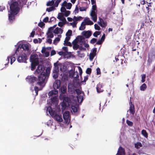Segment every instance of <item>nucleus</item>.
<instances>
[{"instance_id":"nucleus-1","label":"nucleus","mask_w":155,"mask_h":155,"mask_svg":"<svg viewBox=\"0 0 155 155\" xmlns=\"http://www.w3.org/2000/svg\"><path fill=\"white\" fill-rule=\"evenodd\" d=\"M45 70V68L42 65H39L37 67L36 71H35V74L41 73L40 75L38 77V82L37 84L40 87L39 88L37 87H35L34 91L36 93L35 95H37L38 92L39 90H41L45 86L46 82V78L48 77L50 74V69L47 68L45 72L43 71Z\"/></svg>"},{"instance_id":"nucleus-2","label":"nucleus","mask_w":155,"mask_h":155,"mask_svg":"<svg viewBox=\"0 0 155 155\" xmlns=\"http://www.w3.org/2000/svg\"><path fill=\"white\" fill-rule=\"evenodd\" d=\"M8 3L10 5V11L8 12V19L10 21H13L15 19V16L18 12L19 8L18 3L16 1L9 0Z\"/></svg>"},{"instance_id":"nucleus-3","label":"nucleus","mask_w":155,"mask_h":155,"mask_svg":"<svg viewBox=\"0 0 155 155\" xmlns=\"http://www.w3.org/2000/svg\"><path fill=\"white\" fill-rule=\"evenodd\" d=\"M77 96V100L73 99L71 100V111L74 113L78 111V105L83 101L84 93L79 89H77L76 90Z\"/></svg>"},{"instance_id":"nucleus-4","label":"nucleus","mask_w":155,"mask_h":155,"mask_svg":"<svg viewBox=\"0 0 155 155\" xmlns=\"http://www.w3.org/2000/svg\"><path fill=\"white\" fill-rule=\"evenodd\" d=\"M67 91L66 86H63L60 88V91L61 93L60 94L59 98L60 100H63V101L61 104V108L62 110H64L65 109L68 107L70 106V100L69 98L66 97L65 93Z\"/></svg>"},{"instance_id":"nucleus-5","label":"nucleus","mask_w":155,"mask_h":155,"mask_svg":"<svg viewBox=\"0 0 155 155\" xmlns=\"http://www.w3.org/2000/svg\"><path fill=\"white\" fill-rule=\"evenodd\" d=\"M58 91L55 90L50 91L48 93V95L50 97H51L50 102L49 103L51 106L56 107L58 103Z\"/></svg>"},{"instance_id":"nucleus-6","label":"nucleus","mask_w":155,"mask_h":155,"mask_svg":"<svg viewBox=\"0 0 155 155\" xmlns=\"http://www.w3.org/2000/svg\"><path fill=\"white\" fill-rule=\"evenodd\" d=\"M47 112H48L50 115L53 116L54 119L58 122H62L63 121L62 116L55 111H54L51 107H49L47 108Z\"/></svg>"},{"instance_id":"nucleus-7","label":"nucleus","mask_w":155,"mask_h":155,"mask_svg":"<svg viewBox=\"0 0 155 155\" xmlns=\"http://www.w3.org/2000/svg\"><path fill=\"white\" fill-rule=\"evenodd\" d=\"M18 47L16 50V53L20 54L24 53V50L28 51L29 49L30 45L28 44H22L21 42H18L17 44Z\"/></svg>"},{"instance_id":"nucleus-8","label":"nucleus","mask_w":155,"mask_h":155,"mask_svg":"<svg viewBox=\"0 0 155 155\" xmlns=\"http://www.w3.org/2000/svg\"><path fill=\"white\" fill-rule=\"evenodd\" d=\"M30 60L31 62V69L33 70L36 65L38 64V56L36 54L32 55L30 58Z\"/></svg>"},{"instance_id":"nucleus-9","label":"nucleus","mask_w":155,"mask_h":155,"mask_svg":"<svg viewBox=\"0 0 155 155\" xmlns=\"http://www.w3.org/2000/svg\"><path fill=\"white\" fill-rule=\"evenodd\" d=\"M93 24V22L90 20V18L86 17L83 20V21L81 24V26L79 28L80 30H83L86 28V25H91Z\"/></svg>"},{"instance_id":"nucleus-10","label":"nucleus","mask_w":155,"mask_h":155,"mask_svg":"<svg viewBox=\"0 0 155 155\" xmlns=\"http://www.w3.org/2000/svg\"><path fill=\"white\" fill-rule=\"evenodd\" d=\"M55 69L53 71V73L54 74L53 75V77L54 78H56L58 76V73L59 71V68L60 67V69L61 71H63V70L62 68V67L63 66V65L62 64H58V62L55 63L54 64Z\"/></svg>"},{"instance_id":"nucleus-11","label":"nucleus","mask_w":155,"mask_h":155,"mask_svg":"<svg viewBox=\"0 0 155 155\" xmlns=\"http://www.w3.org/2000/svg\"><path fill=\"white\" fill-rule=\"evenodd\" d=\"M75 68H77L78 70V71H79V74L80 75H81L82 74V71L81 68L79 66H77L75 67L74 70H71L69 71V76L70 77L72 78L74 77L76 78L78 76L77 72L76 73V76H75L76 73L74 71Z\"/></svg>"},{"instance_id":"nucleus-12","label":"nucleus","mask_w":155,"mask_h":155,"mask_svg":"<svg viewBox=\"0 0 155 155\" xmlns=\"http://www.w3.org/2000/svg\"><path fill=\"white\" fill-rule=\"evenodd\" d=\"M15 54L16 55H19L17 61L20 63H25L27 60V58L26 55L25 53H22L17 54L15 51Z\"/></svg>"},{"instance_id":"nucleus-13","label":"nucleus","mask_w":155,"mask_h":155,"mask_svg":"<svg viewBox=\"0 0 155 155\" xmlns=\"http://www.w3.org/2000/svg\"><path fill=\"white\" fill-rule=\"evenodd\" d=\"M96 9V5H93L92 6V9L90 14L92 19L94 22H96L97 20V16L95 11Z\"/></svg>"},{"instance_id":"nucleus-14","label":"nucleus","mask_w":155,"mask_h":155,"mask_svg":"<svg viewBox=\"0 0 155 155\" xmlns=\"http://www.w3.org/2000/svg\"><path fill=\"white\" fill-rule=\"evenodd\" d=\"M72 4L70 3H67L64 1L62 5V7L61 9V12H64L66 11L65 8L67 9H70L72 6Z\"/></svg>"},{"instance_id":"nucleus-15","label":"nucleus","mask_w":155,"mask_h":155,"mask_svg":"<svg viewBox=\"0 0 155 155\" xmlns=\"http://www.w3.org/2000/svg\"><path fill=\"white\" fill-rule=\"evenodd\" d=\"M63 118L65 122L68 124L70 121V117L69 112L68 111H65L63 114Z\"/></svg>"},{"instance_id":"nucleus-16","label":"nucleus","mask_w":155,"mask_h":155,"mask_svg":"<svg viewBox=\"0 0 155 155\" xmlns=\"http://www.w3.org/2000/svg\"><path fill=\"white\" fill-rule=\"evenodd\" d=\"M56 25H55L52 27V30L53 32L55 34L61 35L62 33L63 30L61 28L58 27L55 28Z\"/></svg>"},{"instance_id":"nucleus-17","label":"nucleus","mask_w":155,"mask_h":155,"mask_svg":"<svg viewBox=\"0 0 155 155\" xmlns=\"http://www.w3.org/2000/svg\"><path fill=\"white\" fill-rule=\"evenodd\" d=\"M82 18L81 16L78 17L74 16L73 18V22L70 23L69 25L72 26V27L74 28L76 27L77 21L81 20Z\"/></svg>"},{"instance_id":"nucleus-18","label":"nucleus","mask_w":155,"mask_h":155,"mask_svg":"<svg viewBox=\"0 0 155 155\" xmlns=\"http://www.w3.org/2000/svg\"><path fill=\"white\" fill-rule=\"evenodd\" d=\"M61 0H54L48 2L47 5V6H52L57 7Z\"/></svg>"},{"instance_id":"nucleus-19","label":"nucleus","mask_w":155,"mask_h":155,"mask_svg":"<svg viewBox=\"0 0 155 155\" xmlns=\"http://www.w3.org/2000/svg\"><path fill=\"white\" fill-rule=\"evenodd\" d=\"M74 41L78 43L79 45H82L85 40L84 37L80 35L78 36Z\"/></svg>"},{"instance_id":"nucleus-20","label":"nucleus","mask_w":155,"mask_h":155,"mask_svg":"<svg viewBox=\"0 0 155 155\" xmlns=\"http://www.w3.org/2000/svg\"><path fill=\"white\" fill-rule=\"evenodd\" d=\"M135 112L134 108L133 105L131 104L130 105L129 109L127 111V117H128L130 114L132 116L134 114Z\"/></svg>"},{"instance_id":"nucleus-21","label":"nucleus","mask_w":155,"mask_h":155,"mask_svg":"<svg viewBox=\"0 0 155 155\" xmlns=\"http://www.w3.org/2000/svg\"><path fill=\"white\" fill-rule=\"evenodd\" d=\"M97 48H94L92 49L91 53L89 54V59L91 61H92L96 55Z\"/></svg>"},{"instance_id":"nucleus-22","label":"nucleus","mask_w":155,"mask_h":155,"mask_svg":"<svg viewBox=\"0 0 155 155\" xmlns=\"http://www.w3.org/2000/svg\"><path fill=\"white\" fill-rule=\"evenodd\" d=\"M26 79V81L28 83H32L36 81V78L33 75L28 76Z\"/></svg>"},{"instance_id":"nucleus-23","label":"nucleus","mask_w":155,"mask_h":155,"mask_svg":"<svg viewBox=\"0 0 155 155\" xmlns=\"http://www.w3.org/2000/svg\"><path fill=\"white\" fill-rule=\"evenodd\" d=\"M81 35L85 38H88L91 35V32L90 31H84L82 32Z\"/></svg>"},{"instance_id":"nucleus-24","label":"nucleus","mask_w":155,"mask_h":155,"mask_svg":"<svg viewBox=\"0 0 155 155\" xmlns=\"http://www.w3.org/2000/svg\"><path fill=\"white\" fill-rule=\"evenodd\" d=\"M61 82L59 80H56L53 84V87L54 89H58L60 86Z\"/></svg>"},{"instance_id":"nucleus-25","label":"nucleus","mask_w":155,"mask_h":155,"mask_svg":"<svg viewBox=\"0 0 155 155\" xmlns=\"http://www.w3.org/2000/svg\"><path fill=\"white\" fill-rule=\"evenodd\" d=\"M52 28H50L48 30L47 33V38H52L54 37V35L53 33L52 30Z\"/></svg>"},{"instance_id":"nucleus-26","label":"nucleus","mask_w":155,"mask_h":155,"mask_svg":"<svg viewBox=\"0 0 155 155\" xmlns=\"http://www.w3.org/2000/svg\"><path fill=\"white\" fill-rule=\"evenodd\" d=\"M73 45V48L74 50H77L79 48V49H81V47L79 46V45L78 43L74 40L72 42Z\"/></svg>"},{"instance_id":"nucleus-27","label":"nucleus","mask_w":155,"mask_h":155,"mask_svg":"<svg viewBox=\"0 0 155 155\" xmlns=\"http://www.w3.org/2000/svg\"><path fill=\"white\" fill-rule=\"evenodd\" d=\"M10 59V64H12V63L15 61L16 58L14 55H11L8 56L7 57V61H8V63L9 61V59Z\"/></svg>"},{"instance_id":"nucleus-28","label":"nucleus","mask_w":155,"mask_h":155,"mask_svg":"<svg viewBox=\"0 0 155 155\" xmlns=\"http://www.w3.org/2000/svg\"><path fill=\"white\" fill-rule=\"evenodd\" d=\"M124 149L122 147H120L118 149L117 153L116 155H124Z\"/></svg>"},{"instance_id":"nucleus-29","label":"nucleus","mask_w":155,"mask_h":155,"mask_svg":"<svg viewBox=\"0 0 155 155\" xmlns=\"http://www.w3.org/2000/svg\"><path fill=\"white\" fill-rule=\"evenodd\" d=\"M64 14L63 13H58L57 18L60 21H65L66 20L65 18L64 17Z\"/></svg>"},{"instance_id":"nucleus-30","label":"nucleus","mask_w":155,"mask_h":155,"mask_svg":"<svg viewBox=\"0 0 155 155\" xmlns=\"http://www.w3.org/2000/svg\"><path fill=\"white\" fill-rule=\"evenodd\" d=\"M96 89L98 93L102 92L103 90L102 88V84L100 83L98 84L96 87Z\"/></svg>"},{"instance_id":"nucleus-31","label":"nucleus","mask_w":155,"mask_h":155,"mask_svg":"<svg viewBox=\"0 0 155 155\" xmlns=\"http://www.w3.org/2000/svg\"><path fill=\"white\" fill-rule=\"evenodd\" d=\"M70 38V37L68 36H66L64 41V45H71V43L68 42Z\"/></svg>"},{"instance_id":"nucleus-32","label":"nucleus","mask_w":155,"mask_h":155,"mask_svg":"<svg viewBox=\"0 0 155 155\" xmlns=\"http://www.w3.org/2000/svg\"><path fill=\"white\" fill-rule=\"evenodd\" d=\"M68 91L71 93H73V92L74 91V87L73 85L70 83L68 85Z\"/></svg>"},{"instance_id":"nucleus-33","label":"nucleus","mask_w":155,"mask_h":155,"mask_svg":"<svg viewBox=\"0 0 155 155\" xmlns=\"http://www.w3.org/2000/svg\"><path fill=\"white\" fill-rule=\"evenodd\" d=\"M61 35H59L58 37L55 38L53 41V43L54 45H56L59 41L60 40V38H61Z\"/></svg>"},{"instance_id":"nucleus-34","label":"nucleus","mask_w":155,"mask_h":155,"mask_svg":"<svg viewBox=\"0 0 155 155\" xmlns=\"http://www.w3.org/2000/svg\"><path fill=\"white\" fill-rule=\"evenodd\" d=\"M78 54V56L80 58H83L85 56V54L82 51H77Z\"/></svg>"},{"instance_id":"nucleus-35","label":"nucleus","mask_w":155,"mask_h":155,"mask_svg":"<svg viewBox=\"0 0 155 155\" xmlns=\"http://www.w3.org/2000/svg\"><path fill=\"white\" fill-rule=\"evenodd\" d=\"M147 86L146 84H143L140 87V90L142 91H144L147 88Z\"/></svg>"},{"instance_id":"nucleus-36","label":"nucleus","mask_w":155,"mask_h":155,"mask_svg":"<svg viewBox=\"0 0 155 155\" xmlns=\"http://www.w3.org/2000/svg\"><path fill=\"white\" fill-rule=\"evenodd\" d=\"M60 21L58 22V25L60 27H62L63 26L64 24L66 23V20L65 21Z\"/></svg>"},{"instance_id":"nucleus-37","label":"nucleus","mask_w":155,"mask_h":155,"mask_svg":"<svg viewBox=\"0 0 155 155\" xmlns=\"http://www.w3.org/2000/svg\"><path fill=\"white\" fill-rule=\"evenodd\" d=\"M135 146L137 149L139 148L140 147L142 146V144L140 142H137L135 144Z\"/></svg>"},{"instance_id":"nucleus-38","label":"nucleus","mask_w":155,"mask_h":155,"mask_svg":"<svg viewBox=\"0 0 155 155\" xmlns=\"http://www.w3.org/2000/svg\"><path fill=\"white\" fill-rule=\"evenodd\" d=\"M51 48L50 47H48L46 48L43 47L41 50V52L42 53H44V52H45L46 51H48V50H50Z\"/></svg>"},{"instance_id":"nucleus-39","label":"nucleus","mask_w":155,"mask_h":155,"mask_svg":"<svg viewBox=\"0 0 155 155\" xmlns=\"http://www.w3.org/2000/svg\"><path fill=\"white\" fill-rule=\"evenodd\" d=\"M142 134L145 137L147 138L148 137V134L147 133L146 131L143 130L141 131Z\"/></svg>"},{"instance_id":"nucleus-40","label":"nucleus","mask_w":155,"mask_h":155,"mask_svg":"<svg viewBox=\"0 0 155 155\" xmlns=\"http://www.w3.org/2000/svg\"><path fill=\"white\" fill-rule=\"evenodd\" d=\"M126 123L129 126L131 127L133 126V122L128 120H126Z\"/></svg>"},{"instance_id":"nucleus-41","label":"nucleus","mask_w":155,"mask_h":155,"mask_svg":"<svg viewBox=\"0 0 155 155\" xmlns=\"http://www.w3.org/2000/svg\"><path fill=\"white\" fill-rule=\"evenodd\" d=\"M54 10V7L51 6V7H49L48 8H47L46 9V11L48 12H51L52 11H53Z\"/></svg>"},{"instance_id":"nucleus-42","label":"nucleus","mask_w":155,"mask_h":155,"mask_svg":"<svg viewBox=\"0 0 155 155\" xmlns=\"http://www.w3.org/2000/svg\"><path fill=\"white\" fill-rule=\"evenodd\" d=\"M100 21L97 22V23L101 27H103L102 23L103 22V20L100 17H99Z\"/></svg>"},{"instance_id":"nucleus-43","label":"nucleus","mask_w":155,"mask_h":155,"mask_svg":"<svg viewBox=\"0 0 155 155\" xmlns=\"http://www.w3.org/2000/svg\"><path fill=\"white\" fill-rule=\"evenodd\" d=\"M64 12V15L66 16L67 17L70 14V12L69 11H66V10L64 12Z\"/></svg>"},{"instance_id":"nucleus-44","label":"nucleus","mask_w":155,"mask_h":155,"mask_svg":"<svg viewBox=\"0 0 155 155\" xmlns=\"http://www.w3.org/2000/svg\"><path fill=\"white\" fill-rule=\"evenodd\" d=\"M72 34V31L71 30H68L66 33V36H68L70 37Z\"/></svg>"},{"instance_id":"nucleus-45","label":"nucleus","mask_w":155,"mask_h":155,"mask_svg":"<svg viewBox=\"0 0 155 155\" xmlns=\"http://www.w3.org/2000/svg\"><path fill=\"white\" fill-rule=\"evenodd\" d=\"M101 32L100 31H97L95 32L93 34V35L95 37H97V36L100 35L101 34Z\"/></svg>"},{"instance_id":"nucleus-46","label":"nucleus","mask_w":155,"mask_h":155,"mask_svg":"<svg viewBox=\"0 0 155 155\" xmlns=\"http://www.w3.org/2000/svg\"><path fill=\"white\" fill-rule=\"evenodd\" d=\"M146 77L145 74H143L141 76V81L142 83L144 82L145 81Z\"/></svg>"},{"instance_id":"nucleus-47","label":"nucleus","mask_w":155,"mask_h":155,"mask_svg":"<svg viewBox=\"0 0 155 155\" xmlns=\"http://www.w3.org/2000/svg\"><path fill=\"white\" fill-rule=\"evenodd\" d=\"M44 54V55L45 57H48L49 55V52L48 51H46L45 52L43 53Z\"/></svg>"},{"instance_id":"nucleus-48","label":"nucleus","mask_w":155,"mask_h":155,"mask_svg":"<svg viewBox=\"0 0 155 155\" xmlns=\"http://www.w3.org/2000/svg\"><path fill=\"white\" fill-rule=\"evenodd\" d=\"M94 28L96 30H100V27L97 24H95L94 25Z\"/></svg>"},{"instance_id":"nucleus-49","label":"nucleus","mask_w":155,"mask_h":155,"mask_svg":"<svg viewBox=\"0 0 155 155\" xmlns=\"http://www.w3.org/2000/svg\"><path fill=\"white\" fill-rule=\"evenodd\" d=\"M91 72V69L90 68H87L86 71V73L87 74H89Z\"/></svg>"},{"instance_id":"nucleus-50","label":"nucleus","mask_w":155,"mask_h":155,"mask_svg":"<svg viewBox=\"0 0 155 155\" xmlns=\"http://www.w3.org/2000/svg\"><path fill=\"white\" fill-rule=\"evenodd\" d=\"M96 71L97 75L100 74H101V72L99 68H97L96 69Z\"/></svg>"},{"instance_id":"nucleus-51","label":"nucleus","mask_w":155,"mask_h":155,"mask_svg":"<svg viewBox=\"0 0 155 155\" xmlns=\"http://www.w3.org/2000/svg\"><path fill=\"white\" fill-rule=\"evenodd\" d=\"M45 25V24L43 22H41L38 24V25L41 28L42 27Z\"/></svg>"},{"instance_id":"nucleus-52","label":"nucleus","mask_w":155,"mask_h":155,"mask_svg":"<svg viewBox=\"0 0 155 155\" xmlns=\"http://www.w3.org/2000/svg\"><path fill=\"white\" fill-rule=\"evenodd\" d=\"M83 45L86 48L88 47L89 46L88 44L86 42V41H84V42Z\"/></svg>"},{"instance_id":"nucleus-53","label":"nucleus","mask_w":155,"mask_h":155,"mask_svg":"<svg viewBox=\"0 0 155 155\" xmlns=\"http://www.w3.org/2000/svg\"><path fill=\"white\" fill-rule=\"evenodd\" d=\"M43 21L44 22H47L49 21V18L48 17H46L43 20Z\"/></svg>"},{"instance_id":"nucleus-54","label":"nucleus","mask_w":155,"mask_h":155,"mask_svg":"<svg viewBox=\"0 0 155 155\" xmlns=\"http://www.w3.org/2000/svg\"><path fill=\"white\" fill-rule=\"evenodd\" d=\"M96 39L95 38H93L91 40L90 42L92 44H94L96 42Z\"/></svg>"},{"instance_id":"nucleus-55","label":"nucleus","mask_w":155,"mask_h":155,"mask_svg":"<svg viewBox=\"0 0 155 155\" xmlns=\"http://www.w3.org/2000/svg\"><path fill=\"white\" fill-rule=\"evenodd\" d=\"M52 40L50 38H47L46 40V42L49 44H51L52 42Z\"/></svg>"},{"instance_id":"nucleus-56","label":"nucleus","mask_w":155,"mask_h":155,"mask_svg":"<svg viewBox=\"0 0 155 155\" xmlns=\"http://www.w3.org/2000/svg\"><path fill=\"white\" fill-rule=\"evenodd\" d=\"M55 19H55V18L54 17H51L50 18V19L49 20V22H52V21H54L55 20Z\"/></svg>"},{"instance_id":"nucleus-57","label":"nucleus","mask_w":155,"mask_h":155,"mask_svg":"<svg viewBox=\"0 0 155 155\" xmlns=\"http://www.w3.org/2000/svg\"><path fill=\"white\" fill-rule=\"evenodd\" d=\"M63 50L65 52H67L68 51V48L66 47H63L62 48Z\"/></svg>"},{"instance_id":"nucleus-58","label":"nucleus","mask_w":155,"mask_h":155,"mask_svg":"<svg viewBox=\"0 0 155 155\" xmlns=\"http://www.w3.org/2000/svg\"><path fill=\"white\" fill-rule=\"evenodd\" d=\"M79 9L81 11H85L86 10V8L85 7H80Z\"/></svg>"},{"instance_id":"nucleus-59","label":"nucleus","mask_w":155,"mask_h":155,"mask_svg":"<svg viewBox=\"0 0 155 155\" xmlns=\"http://www.w3.org/2000/svg\"><path fill=\"white\" fill-rule=\"evenodd\" d=\"M56 54V52L55 51L53 50L51 51V56H52L53 55H54Z\"/></svg>"},{"instance_id":"nucleus-60","label":"nucleus","mask_w":155,"mask_h":155,"mask_svg":"<svg viewBox=\"0 0 155 155\" xmlns=\"http://www.w3.org/2000/svg\"><path fill=\"white\" fill-rule=\"evenodd\" d=\"M105 38V34H103V35H102V36L101 38V40L102 41H104V40Z\"/></svg>"},{"instance_id":"nucleus-61","label":"nucleus","mask_w":155,"mask_h":155,"mask_svg":"<svg viewBox=\"0 0 155 155\" xmlns=\"http://www.w3.org/2000/svg\"><path fill=\"white\" fill-rule=\"evenodd\" d=\"M103 41L101 40H99L97 42V44L98 45L101 44L103 42Z\"/></svg>"},{"instance_id":"nucleus-62","label":"nucleus","mask_w":155,"mask_h":155,"mask_svg":"<svg viewBox=\"0 0 155 155\" xmlns=\"http://www.w3.org/2000/svg\"><path fill=\"white\" fill-rule=\"evenodd\" d=\"M35 34V31H32L31 33L30 36L31 37H33L34 36Z\"/></svg>"},{"instance_id":"nucleus-63","label":"nucleus","mask_w":155,"mask_h":155,"mask_svg":"<svg viewBox=\"0 0 155 155\" xmlns=\"http://www.w3.org/2000/svg\"><path fill=\"white\" fill-rule=\"evenodd\" d=\"M67 19L68 20V21H73V19L70 17H68L67 18Z\"/></svg>"},{"instance_id":"nucleus-64","label":"nucleus","mask_w":155,"mask_h":155,"mask_svg":"<svg viewBox=\"0 0 155 155\" xmlns=\"http://www.w3.org/2000/svg\"><path fill=\"white\" fill-rule=\"evenodd\" d=\"M58 53L59 55H64V52L62 51L59 52Z\"/></svg>"}]
</instances>
